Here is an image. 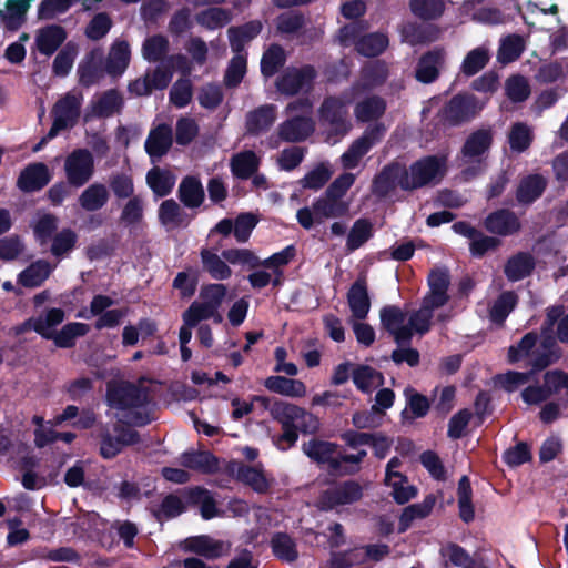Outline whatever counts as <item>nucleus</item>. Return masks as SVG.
I'll use <instances>...</instances> for the list:
<instances>
[{
  "mask_svg": "<svg viewBox=\"0 0 568 568\" xmlns=\"http://www.w3.org/2000/svg\"><path fill=\"white\" fill-rule=\"evenodd\" d=\"M197 284V270L189 267L186 271L176 274L172 287L179 291L181 298H190L195 294Z\"/></svg>",
  "mask_w": 568,
  "mask_h": 568,
  "instance_id": "obj_57",
  "label": "nucleus"
},
{
  "mask_svg": "<svg viewBox=\"0 0 568 568\" xmlns=\"http://www.w3.org/2000/svg\"><path fill=\"white\" fill-rule=\"evenodd\" d=\"M355 180H334L322 196L313 202V211L317 223L324 219L343 217L349 211V203L344 200Z\"/></svg>",
  "mask_w": 568,
  "mask_h": 568,
  "instance_id": "obj_1",
  "label": "nucleus"
},
{
  "mask_svg": "<svg viewBox=\"0 0 568 568\" xmlns=\"http://www.w3.org/2000/svg\"><path fill=\"white\" fill-rule=\"evenodd\" d=\"M436 499L434 495H427L422 503L405 507L399 516L398 532H405L415 519L426 518L433 510Z\"/></svg>",
  "mask_w": 568,
  "mask_h": 568,
  "instance_id": "obj_35",
  "label": "nucleus"
},
{
  "mask_svg": "<svg viewBox=\"0 0 568 568\" xmlns=\"http://www.w3.org/2000/svg\"><path fill=\"white\" fill-rule=\"evenodd\" d=\"M109 200V192L103 184L94 183L80 195L79 202L82 209L94 212L102 209Z\"/></svg>",
  "mask_w": 568,
  "mask_h": 568,
  "instance_id": "obj_49",
  "label": "nucleus"
},
{
  "mask_svg": "<svg viewBox=\"0 0 568 568\" xmlns=\"http://www.w3.org/2000/svg\"><path fill=\"white\" fill-rule=\"evenodd\" d=\"M446 52L442 47H435L423 53L415 68V78L418 82L429 84L435 82L445 63Z\"/></svg>",
  "mask_w": 568,
  "mask_h": 568,
  "instance_id": "obj_17",
  "label": "nucleus"
},
{
  "mask_svg": "<svg viewBox=\"0 0 568 568\" xmlns=\"http://www.w3.org/2000/svg\"><path fill=\"white\" fill-rule=\"evenodd\" d=\"M483 109L474 94L458 93L450 98L439 111L442 121L449 126H459L471 121Z\"/></svg>",
  "mask_w": 568,
  "mask_h": 568,
  "instance_id": "obj_8",
  "label": "nucleus"
},
{
  "mask_svg": "<svg viewBox=\"0 0 568 568\" xmlns=\"http://www.w3.org/2000/svg\"><path fill=\"white\" fill-rule=\"evenodd\" d=\"M131 60L130 44L125 40L115 41L105 61L104 71L111 77H120L128 69Z\"/></svg>",
  "mask_w": 568,
  "mask_h": 568,
  "instance_id": "obj_29",
  "label": "nucleus"
},
{
  "mask_svg": "<svg viewBox=\"0 0 568 568\" xmlns=\"http://www.w3.org/2000/svg\"><path fill=\"white\" fill-rule=\"evenodd\" d=\"M481 225L486 232L499 239L514 236L521 230V222L517 214L505 207L488 213Z\"/></svg>",
  "mask_w": 568,
  "mask_h": 568,
  "instance_id": "obj_13",
  "label": "nucleus"
},
{
  "mask_svg": "<svg viewBox=\"0 0 568 568\" xmlns=\"http://www.w3.org/2000/svg\"><path fill=\"white\" fill-rule=\"evenodd\" d=\"M347 304L352 316L357 321H364L371 310L367 276L361 273L347 292Z\"/></svg>",
  "mask_w": 568,
  "mask_h": 568,
  "instance_id": "obj_18",
  "label": "nucleus"
},
{
  "mask_svg": "<svg viewBox=\"0 0 568 568\" xmlns=\"http://www.w3.org/2000/svg\"><path fill=\"white\" fill-rule=\"evenodd\" d=\"M318 72L312 64L287 67L277 77L275 88L285 97H295L300 93L308 94L313 91Z\"/></svg>",
  "mask_w": 568,
  "mask_h": 568,
  "instance_id": "obj_4",
  "label": "nucleus"
},
{
  "mask_svg": "<svg viewBox=\"0 0 568 568\" xmlns=\"http://www.w3.org/2000/svg\"><path fill=\"white\" fill-rule=\"evenodd\" d=\"M538 342V334L535 331L526 333L521 339L508 348V362L515 364L528 357Z\"/></svg>",
  "mask_w": 568,
  "mask_h": 568,
  "instance_id": "obj_62",
  "label": "nucleus"
},
{
  "mask_svg": "<svg viewBox=\"0 0 568 568\" xmlns=\"http://www.w3.org/2000/svg\"><path fill=\"white\" fill-rule=\"evenodd\" d=\"M447 171L444 155H426L410 165V171L398 162H392L374 178H443Z\"/></svg>",
  "mask_w": 568,
  "mask_h": 568,
  "instance_id": "obj_2",
  "label": "nucleus"
},
{
  "mask_svg": "<svg viewBox=\"0 0 568 568\" xmlns=\"http://www.w3.org/2000/svg\"><path fill=\"white\" fill-rule=\"evenodd\" d=\"M247 59L245 55L239 53L235 54L224 73V84L227 88H236L242 82L246 73Z\"/></svg>",
  "mask_w": 568,
  "mask_h": 568,
  "instance_id": "obj_61",
  "label": "nucleus"
},
{
  "mask_svg": "<svg viewBox=\"0 0 568 568\" xmlns=\"http://www.w3.org/2000/svg\"><path fill=\"white\" fill-rule=\"evenodd\" d=\"M534 141L530 128L524 122H516L510 126L508 143L513 152L523 153L529 149Z\"/></svg>",
  "mask_w": 568,
  "mask_h": 568,
  "instance_id": "obj_51",
  "label": "nucleus"
},
{
  "mask_svg": "<svg viewBox=\"0 0 568 568\" xmlns=\"http://www.w3.org/2000/svg\"><path fill=\"white\" fill-rule=\"evenodd\" d=\"M185 509L184 503L178 495L168 494L152 513L158 521H162L179 517Z\"/></svg>",
  "mask_w": 568,
  "mask_h": 568,
  "instance_id": "obj_53",
  "label": "nucleus"
},
{
  "mask_svg": "<svg viewBox=\"0 0 568 568\" xmlns=\"http://www.w3.org/2000/svg\"><path fill=\"white\" fill-rule=\"evenodd\" d=\"M83 97L81 93L74 94L68 92L61 99H59L53 108L52 115L53 122L48 133L41 139L39 144L36 146V151L54 139L61 131L73 128L81 114Z\"/></svg>",
  "mask_w": 568,
  "mask_h": 568,
  "instance_id": "obj_3",
  "label": "nucleus"
},
{
  "mask_svg": "<svg viewBox=\"0 0 568 568\" xmlns=\"http://www.w3.org/2000/svg\"><path fill=\"white\" fill-rule=\"evenodd\" d=\"M496 381L505 392L513 393L525 384L535 381V376L530 371H508L504 374H498Z\"/></svg>",
  "mask_w": 568,
  "mask_h": 568,
  "instance_id": "obj_63",
  "label": "nucleus"
},
{
  "mask_svg": "<svg viewBox=\"0 0 568 568\" xmlns=\"http://www.w3.org/2000/svg\"><path fill=\"white\" fill-rule=\"evenodd\" d=\"M187 501L192 505H200V514L205 520H210L219 515L215 499L204 487L196 486L191 488L187 493Z\"/></svg>",
  "mask_w": 568,
  "mask_h": 568,
  "instance_id": "obj_39",
  "label": "nucleus"
},
{
  "mask_svg": "<svg viewBox=\"0 0 568 568\" xmlns=\"http://www.w3.org/2000/svg\"><path fill=\"white\" fill-rule=\"evenodd\" d=\"M339 445L334 442L324 440L317 437L304 442L302 445L303 453L316 465L326 466L331 475H336L339 464L337 462V453Z\"/></svg>",
  "mask_w": 568,
  "mask_h": 568,
  "instance_id": "obj_12",
  "label": "nucleus"
},
{
  "mask_svg": "<svg viewBox=\"0 0 568 568\" xmlns=\"http://www.w3.org/2000/svg\"><path fill=\"white\" fill-rule=\"evenodd\" d=\"M236 478L258 494H264L270 489V483L263 470L254 466L240 464L236 470Z\"/></svg>",
  "mask_w": 568,
  "mask_h": 568,
  "instance_id": "obj_45",
  "label": "nucleus"
},
{
  "mask_svg": "<svg viewBox=\"0 0 568 568\" xmlns=\"http://www.w3.org/2000/svg\"><path fill=\"white\" fill-rule=\"evenodd\" d=\"M78 54V48L73 42H68L55 55L52 63V72L54 75L64 78L71 71L75 57Z\"/></svg>",
  "mask_w": 568,
  "mask_h": 568,
  "instance_id": "obj_56",
  "label": "nucleus"
},
{
  "mask_svg": "<svg viewBox=\"0 0 568 568\" xmlns=\"http://www.w3.org/2000/svg\"><path fill=\"white\" fill-rule=\"evenodd\" d=\"M113 433L108 426L99 429V453L104 459L116 457L125 446L135 445L140 442V435L136 430L125 426L121 420L113 425Z\"/></svg>",
  "mask_w": 568,
  "mask_h": 568,
  "instance_id": "obj_6",
  "label": "nucleus"
},
{
  "mask_svg": "<svg viewBox=\"0 0 568 568\" xmlns=\"http://www.w3.org/2000/svg\"><path fill=\"white\" fill-rule=\"evenodd\" d=\"M505 464L511 468L519 467L526 463L531 462L532 454L531 447L526 442H519L513 447L506 449L501 456Z\"/></svg>",
  "mask_w": 568,
  "mask_h": 568,
  "instance_id": "obj_64",
  "label": "nucleus"
},
{
  "mask_svg": "<svg viewBox=\"0 0 568 568\" xmlns=\"http://www.w3.org/2000/svg\"><path fill=\"white\" fill-rule=\"evenodd\" d=\"M535 266V258L530 253L518 252L507 260L504 273L508 281L518 282L529 276Z\"/></svg>",
  "mask_w": 568,
  "mask_h": 568,
  "instance_id": "obj_30",
  "label": "nucleus"
},
{
  "mask_svg": "<svg viewBox=\"0 0 568 568\" xmlns=\"http://www.w3.org/2000/svg\"><path fill=\"white\" fill-rule=\"evenodd\" d=\"M542 379V385H528L521 390L520 397L528 406H538L558 394L561 389L567 390L568 388V373L562 369L547 371Z\"/></svg>",
  "mask_w": 568,
  "mask_h": 568,
  "instance_id": "obj_7",
  "label": "nucleus"
},
{
  "mask_svg": "<svg viewBox=\"0 0 568 568\" xmlns=\"http://www.w3.org/2000/svg\"><path fill=\"white\" fill-rule=\"evenodd\" d=\"M276 120V106L264 104L250 111L245 118V130L248 135L258 136L266 133Z\"/></svg>",
  "mask_w": 568,
  "mask_h": 568,
  "instance_id": "obj_22",
  "label": "nucleus"
},
{
  "mask_svg": "<svg viewBox=\"0 0 568 568\" xmlns=\"http://www.w3.org/2000/svg\"><path fill=\"white\" fill-rule=\"evenodd\" d=\"M409 7L413 14L424 21L437 20L445 11L443 0H410Z\"/></svg>",
  "mask_w": 568,
  "mask_h": 568,
  "instance_id": "obj_52",
  "label": "nucleus"
},
{
  "mask_svg": "<svg viewBox=\"0 0 568 568\" xmlns=\"http://www.w3.org/2000/svg\"><path fill=\"white\" fill-rule=\"evenodd\" d=\"M373 236V224L368 219H358L351 227L347 240V252H354Z\"/></svg>",
  "mask_w": 568,
  "mask_h": 568,
  "instance_id": "obj_50",
  "label": "nucleus"
},
{
  "mask_svg": "<svg viewBox=\"0 0 568 568\" xmlns=\"http://www.w3.org/2000/svg\"><path fill=\"white\" fill-rule=\"evenodd\" d=\"M181 464L187 469L202 474H214L219 470V459L209 450L184 452Z\"/></svg>",
  "mask_w": 568,
  "mask_h": 568,
  "instance_id": "obj_33",
  "label": "nucleus"
},
{
  "mask_svg": "<svg viewBox=\"0 0 568 568\" xmlns=\"http://www.w3.org/2000/svg\"><path fill=\"white\" fill-rule=\"evenodd\" d=\"M546 187L547 180H521L516 191V200L519 204L529 205L542 195Z\"/></svg>",
  "mask_w": 568,
  "mask_h": 568,
  "instance_id": "obj_54",
  "label": "nucleus"
},
{
  "mask_svg": "<svg viewBox=\"0 0 568 568\" xmlns=\"http://www.w3.org/2000/svg\"><path fill=\"white\" fill-rule=\"evenodd\" d=\"M264 386L270 392L288 397H303L306 394V386L302 381L281 375L267 377L264 382Z\"/></svg>",
  "mask_w": 568,
  "mask_h": 568,
  "instance_id": "obj_36",
  "label": "nucleus"
},
{
  "mask_svg": "<svg viewBox=\"0 0 568 568\" xmlns=\"http://www.w3.org/2000/svg\"><path fill=\"white\" fill-rule=\"evenodd\" d=\"M403 394L406 399V407L400 413L403 423H413L415 419L427 416L430 409V402L427 396L420 394L412 386H407Z\"/></svg>",
  "mask_w": 568,
  "mask_h": 568,
  "instance_id": "obj_27",
  "label": "nucleus"
},
{
  "mask_svg": "<svg viewBox=\"0 0 568 568\" xmlns=\"http://www.w3.org/2000/svg\"><path fill=\"white\" fill-rule=\"evenodd\" d=\"M51 267L45 261L31 263L18 275V283L24 287H39L50 276Z\"/></svg>",
  "mask_w": 568,
  "mask_h": 568,
  "instance_id": "obj_41",
  "label": "nucleus"
},
{
  "mask_svg": "<svg viewBox=\"0 0 568 568\" xmlns=\"http://www.w3.org/2000/svg\"><path fill=\"white\" fill-rule=\"evenodd\" d=\"M314 130L312 118L296 115L280 124L278 136L286 142H302L312 135Z\"/></svg>",
  "mask_w": 568,
  "mask_h": 568,
  "instance_id": "obj_21",
  "label": "nucleus"
},
{
  "mask_svg": "<svg viewBox=\"0 0 568 568\" xmlns=\"http://www.w3.org/2000/svg\"><path fill=\"white\" fill-rule=\"evenodd\" d=\"M387 103L384 98L373 94L358 101L354 106V115L361 123L377 122L386 112Z\"/></svg>",
  "mask_w": 568,
  "mask_h": 568,
  "instance_id": "obj_31",
  "label": "nucleus"
},
{
  "mask_svg": "<svg viewBox=\"0 0 568 568\" xmlns=\"http://www.w3.org/2000/svg\"><path fill=\"white\" fill-rule=\"evenodd\" d=\"M178 197L187 209L200 207L205 197L201 180H182L179 185Z\"/></svg>",
  "mask_w": 568,
  "mask_h": 568,
  "instance_id": "obj_44",
  "label": "nucleus"
},
{
  "mask_svg": "<svg viewBox=\"0 0 568 568\" xmlns=\"http://www.w3.org/2000/svg\"><path fill=\"white\" fill-rule=\"evenodd\" d=\"M353 383L362 393H369L375 378L379 379L383 384L384 376L369 365H357L352 373Z\"/></svg>",
  "mask_w": 568,
  "mask_h": 568,
  "instance_id": "obj_58",
  "label": "nucleus"
},
{
  "mask_svg": "<svg viewBox=\"0 0 568 568\" xmlns=\"http://www.w3.org/2000/svg\"><path fill=\"white\" fill-rule=\"evenodd\" d=\"M270 547L273 556L282 562L293 564L298 559V549L294 538L285 531L272 535Z\"/></svg>",
  "mask_w": 568,
  "mask_h": 568,
  "instance_id": "obj_32",
  "label": "nucleus"
},
{
  "mask_svg": "<svg viewBox=\"0 0 568 568\" xmlns=\"http://www.w3.org/2000/svg\"><path fill=\"white\" fill-rule=\"evenodd\" d=\"M260 159L253 151H244L235 154L231 160L233 178H264L257 175Z\"/></svg>",
  "mask_w": 568,
  "mask_h": 568,
  "instance_id": "obj_37",
  "label": "nucleus"
},
{
  "mask_svg": "<svg viewBox=\"0 0 568 568\" xmlns=\"http://www.w3.org/2000/svg\"><path fill=\"white\" fill-rule=\"evenodd\" d=\"M68 33L60 24H49L38 30L36 45L43 55H52L65 41Z\"/></svg>",
  "mask_w": 568,
  "mask_h": 568,
  "instance_id": "obj_25",
  "label": "nucleus"
},
{
  "mask_svg": "<svg viewBox=\"0 0 568 568\" xmlns=\"http://www.w3.org/2000/svg\"><path fill=\"white\" fill-rule=\"evenodd\" d=\"M489 62V52L485 48H476L469 51L460 67V71L466 77H471L483 70Z\"/></svg>",
  "mask_w": 568,
  "mask_h": 568,
  "instance_id": "obj_60",
  "label": "nucleus"
},
{
  "mask_svg": "<svg viewBox=\"0 0 568 568\" xmlns=\"http://www.w3.org/2000/svg\"><path fill=\"white\" fill-rule=\"evenodd\" d=\"M493 143V133L490 129H479L474 131L463 145V154L466 158L483 155Z\"/></svg>",
  "mask_w": 568,
  "mask_h": 568,
  "instance_id": "obj_43",
  "label": "nucleus"
},
{
  "mask_svg": "<svg viewBox=\"0 0 568 568\" xmlns=\"http://www.w3.org/2000/svg\"><path fill=\"white\" fill-rule=\"evenodd\" d=\"M124 105L122 95L116 89L104 91L101 97L92 102L91 112L99 119H108L115 113H120Z\"/></svg>",
  "mask_w": 568,
  "mask_h": 568,
  "instance_id": "obj_34",
  "label": "nucleus"
},
{
  "mask_svg": "<svg viewBox=\"0 0 568 568\" xmlns=\"http://www.w3.org/2000/svg\"><path fill=\"white\" fill-rule=\"evenodd\" d=\"M525 50L524 39L519 34H509L503 39L498 50V60L509 63L520 58Z\"/></svg>",
  "mask_w": 568,
  "mask_h": 568,
  "instance_id": "obj_59",
  "label": "nucleus"
},
{
  "mask_svg": "<svg viewBox=\"0 0 568 568\" xmlns=\"http://www.w3.org/2000/svg\"><path fill=\"white\" fill-rule=\"evenodd\" d=\"M196 22L207 30L225 27L232 20L230 10L221 7H211L195 16Z\"/></svg>",
  "mask_w": 568,
  "mask_h": 568,
  "instance_id": "obj_48",
  "label": "nucleus"
},
{
  "mask_svg": "<svg viewBox=\"0 0 568 568\" xmlns=\"http://www.w3.org/2000/svg\"><path fill=\"white\" fill-rule=\"evenodd\" d=\"M518 296L514 291L503 292L494 302L489 311V317L493 323L501 325L510 312L516 307Z\"/></svg>",
  "mask_w": 568,
  "mask_h": 568,
  "instance_id": "obj_47",
  "label": "nucleus"
},
{
  "mask_svg": "<svg viewBox=\"0 0 568 568\" xmlns=\"http://www.w3.org/2000/svg\"><path fill=\"white\" fill-rule=\"evenodd\" d=\"M203 270L209 275L219 281L227 280L232 275V270L216 253L203 247L200 252Z\"/></svg>",
  "mask_w": 568,
  "mask_h": 568,
  "instance_id": "obj_42",
  "label": "nucleus"
},
{
  "mask_svg": "<svg viewBox=\"0 0 568 568\" xmlns=\"http://www.w3.org/2000/svg\"><path fill=\"white\" fill-rule=\"evenodd\" d=\"M101 61L94 59V53L82 61L78 67L79 82L81 85L89 88L95 84L103 77Z\"/></svg>",
  "mask_w": 568,
  "mask_h": 568,
  "instance_id": "obj_55",
  "label": "nucleus"
},
{
  "mask_svg": "<svg viewBox=\"0 0 568 568\" xmlns=\"http://www.w3.org/2000/svg\"><path fill=\"white\" fill-rule=\"evenodd\" d=\"M303 408L284 400L275 399L271 408V416L281 424L282 434L277 437L276 446L286 450L293 447L298 439V419Z\"/></svg>",
  "mask_w": 568,
  "mask_h": 568,
  "instance_id": "obj_5",
  "label": "nucleus"
},
{
  "mask_svg": "<svg viewBox=\"0 0 568 568\" xmlns=\"http://www.w3.org/2000/svg\"><path fill=\"white\" fill-rule=\"evenodd\" d=\"M173 144V131L166 123L153 128L145 140L144 149L150 158H162Z\"/></svg>",
  "mask_w": 568,
  "mask_h": 568,
  "instance_id": "obj_24",
  "label": "nucleus"
},
{
  "mask_svg": "<svg viewBox=\"0 0 568 568\" xmlns=\"http://www.w3.org/2000/svg\"><path fill=\"white\" fill-rule=\"evenodd\" d=\"M65 312L60 307H51L38 316H32L13 327L16 336L22 335L29 331H34L42 338L45 336L47 328L57 327L63 323Z\"/></svg>",
  "mask_w": 568,
  "mask_h": 568,
  "instance_id": "obj_16",
  "label": "nucleus"
},
{
  "mask_svg": "<svg viewBox=\"0 0 568 568\" xmlns=\"http://www.w3.org/2000/svg\"><path fill=\"white\" fill-rule=\"evenodd\" d=\"M287 57L284 48L278 43H272L261 59V73L264 78H272L286 63Z\"/></svg>",
  "mask_w": 568,
  "mask_h": 568,
  "instance_id": "obj_38",
  "label": "nucleus"
},
{
  "mask_svg": "<svg viewBox=\"0 0 568 568\" xmlns=\"http://www.w3.org/2000/svg\"><path fill=\"white\" fill-rule=\"evenodd\" d=\"M387 47V36L379 32L365 34L355 43L356 51L367 58H374L382 54Z\"/></svg>",
  "mask_w": 568,
  "mask_h": 568,
  "instance_id": "obj_46",
  "label": "nucleus"
},
{
  "mask_svg": "<svg viewBox=\"0 0 568 568\" xmlns=\"http://www.w3.org/2000/svg\"><path fill=\"white\" fill-rule=\"evenodd\" d=\"M182 549L205 559H217L223 555V542L207 535H200L186 538L182 544Z\"/></svg>",
  "mask_w": 568,
  "mask_h": 568,
  "instance_id": "obj_28",
  "label": "nucleus"
},
{
  "mask_svg": "<svg viewBox=\"0 0 568 568\" xmlns=\"http://www.w3.org/2000/svg\"><path fill=\"white\" fill-rule=\"evenodd\" d=\"M429 293L424 297L423 301L430 304V307H442L449 301L447 293L450 276L446 268L433 270L427 278Z\"/></svg>",
  "mask_w": 568,
  "mask_h": 568,
  "instance_id": "obj_20",
  "label": "nucleus"
},
{
  "mask_svg": "<svg viewBox=\"0 0 568 568\" xmlns=\"http://www.w3.org/2000/svg\"><path fill=\"white\" fill-rule=\"evenodd\" d=\"M106 403L111 408L126 410L140 408L148 404V392L133 383L123 382L119 384H108Z\"/></svg>",
  "mask_w": 568,
  "mask_h": 568,
  "instance_id": "obj_9",
  "label": "nucleus"
},
{
  "mask_svg": "<svg viewBox=\"0 0 568 568\" xmlns=\"http://www.w3.org/2000/svg\"><path fill=\"white\" fill-rule=\"evenodd\" d=\"M55 328H47L44 339L52 341L58 348H73L77 339L90 332V326L81 322L67 323L60 331Z\"/></svg>",
  "mask_w": 568,
  "mask_h": 568,
  "instance_id": "obj_19",
  "label": "nucleus"
},
{
  "mask_svg": "<svg viewBox=\"0 0 568 568\" xmlns=\"http://www.w3.org/2000/svg\"><path fill=\"white\" fill-rule=\"evenodd\" d=\"M457 499L459 517L465 524L475 519V508L473 505V488L468 476L464 475L458 481Z\"/></svg>",
  "mask_w": 568,
  "mask_h": 568,
  "instance_id": "obj_40",
  "label": "nucleus"
},
{
  "mask_svg": "<svg viewBox=\"0 0 568 568\" xmlns=\"http://www.w3.org/2000/svg\"><path fill=\"white\" fill-rule=\"evenodd\" d=\"M363 497L362 486L353 479L342 481L324 490L318 499L320 509L328 511L337 506L354 504Z\"/></svg>",
  "mask_w": 568,
  "mask_h": 568,
  "instance_id": "obj_11",
  "label": "nucleus"
},
{
  "mask_svg": "<svg viewBox=\"0 0 568 568\" xmlns=\"http://www.w3.org/2000/svg\"><path fill=\"white\" fill-rule=\"evenodd\" d=\"M347 113L346 102L334 95L326 97L318 110L321 121L327 123L338 135H345L351 130Z\"/></svg>",
  "mask_w": 568,
  "mask_h": 568,
  "instance_id": "obj_14",
  "label": "nucleus"
},
{
  "mask_svg": "<svg viewBox=\"0 0 568 568\" xmlns=\"http://www.w3.org/2000/svg\"><path fill=\"white\" fill-rule=\"evenodd\" d=\"M65 178H92L94 159L88 149L73 150L64 161Z\"/></svg>",
  "mask_w": 568,
  "mask_h": 568,
  "instance_id": "obj_23",
  "label": "nucleus"
},
{
  "mask_svg": "<svg viewBox=\"0 0 568 568\" xmlns=\"http://www.w3.org/2000/svg\"><path fill=\"white\" fill-rule=\"evenodd\" d=\"M263 24L260 20H251L241 26L230 27L227 30L231 50L235 53H243L248 42L255 39L262 31Z\"/></svg>",
  "mask_w": 568,
  "mask_h": 568,
  "instance_id": "obj_26",
  "label": "nucleus"
},
{
  "mask_svg": "<svg viewBox=\"0 0 568 568\" xmlns=\"http://www.w3.org/2000/svg\"><path fill=\"white\" fill-rule=\"evenodd\" d=\"M172 80V72L168 68L156 67L148 70L142 78H136L128 85V91L135 97H148L153 90H164Z\"/></svg>",
  "mask_w": 568,
  "mask_h": 568,
  "instance_id": "obj_15",
  "label": "nucleus"
},
{
  "mask_svg": "<svg viewBox=\"0 0 568 568\" xmlns=\"http://www.w3.org/2000/svg\"><path fill=\"white\" fill-rule=\"evenodd\" d=\"M452 230L469 240V253L475 258H483L487 253L495 252L503 245L499 237L485 234L467 221L455 222Z\"/></svg>",
  "mask_w": 568,
  "mask_h": 568,
  "instance_id": "obj_10",
  "label": "nucleus"
}]
</instances>
